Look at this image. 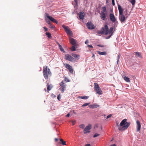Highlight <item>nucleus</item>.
Wrapping results in <instances>:
<instances>
[{
	"label": "nucleus",
	"mask_w": 146,
	"mask_h": 146,
	"mask_svg": "<svg viewBox=\"0 0 146 146\" xmlns=\"http://www.w3.org/2000/svg\"><path fill=\"white\" fill-rule=\"evenodd\" d=\"M135 55L139 57H141V55L140 53L137 52H135Z\"/></svg>",
	"instance_id": "28"
},
{
	"label": "nucleus",
	"mask_w": 146,
	"mask_h": 146,
	"mask_svg": "<svg viewBox=\"0 0 146 146\" xmlns=\"http://www.w3.org/2000/svg\"><path fill=\"white\" fill-rule=\"evenodd\" d=\"M124 80L127 82H130L129 78L127 76H125L124 77Z\"/></svg>",
	"instance_id": "24"
},
{
	"label": "nucleus",
	"mask_w": 146,
	"mask_h": 146,
	"mask_svg": "<svg viewBox=\"0 0 146 146\" xmlns=\"http://www.w3.org/2000/svg\"><path fill=\"white\" fill-rule=\"evenodd\" d=\"M57 99L59 101H60V94L57 97Z\"/></svg>",
	"instance_id": "39"
},
{
	"label": "nucleus",
	"mask_w": 146,
	"mask_h": 146,
	"mask_svg": "<svg viewBox=\"0 0 146 146\" xmlns=\"http://www.w3.org/2000/svg\"><path fill=\"white\" fill-rule=\"evenodd\" d=\"M94 56H95V55H94V54H93V55H92V57H94Z\"/></svg>",
	"instance_id": "53"
},
{
	"label": "nucleus",
	"mask_w": 146,
	"mask_h": 146,
	"mask_svg": "<svg viewBox=\"0 0 146 146\" xmlns=\"http://www.w3.org/2000/svg\"><path fill=\"white\" fill-rule=\"evenodd\" d=\"M112 5L113 6H114L115 5V3H114V0H112Z\"/></svg>",
	"instance_id": "43"
},
{
	"label": "nucleus",
	"mask_w": 146,
	"mask_h": 146,
	"mask_svg": "<svg viewBox=\"0 0 146 146\" xmlns=\"http://www.w3.org/2000/svg\"><path fill=\"white\" fill-rule=\"evenodd\" d=\"M46 17L51 21L52 22L57 24L58 23V21L54 18L52 17L49 16L48 14L47 13H46L45 14Z\"/></svg>",
	"instance_id": "10"
},
{
	"label": "nucleus",
	"mask_w": 146,
	"mask_h": 146,
	"mask_svg": "<svg viewBox=\"0 0 146 146\" xmlns=\"http://www.w3.org/2000/svg\"><path fill=\"white\" fill-rule=\"evenodd\" d=\"M110 20L113 22H114L116 21V19L114 14L113 13H110L109 15Z\"/></svg>",
	"instance_id": "13"
},
{
	"label": "nucleus",
	"mask_w": 146,
	"mask_h": 146,
	"mask_svg": "<svg viewBox=\"0 0 146 146\" xmlns=\"http://www.w3.org/2000/svg\"><path fill=\"white\" fill-rule=\"evenodd\" d=\"M73 112H74V113H75V112H74V110H73Z\"/></svg>",
	"instance_id": "56"
},
{
	"label": "nucleus",
	"mask_w": 146,
	"mask_h": 146,
	"mask_svg": "<svg viewBox=\"0 0 146 146\" xmlns=\"http://www.w3.org/2000/svg\"><path fill=\"white\" fill-rule=\"evenodd\" d=\"M50 25L49 27L50 28L54 29L55 27V26L53 25H52L51 24H50V25Z\"/></svg>",
	"instance_id": "33"
},
{
	"label": "nucleus",
	"mask_w": 146,
	"mask_h": 146,
	"mask_svg": "<svg viewBox=\"0 0 146 146\" xmlns=\"http://www.w3.org/2000/svg\"><path fill=\"white\" fill-rule=\"evenodd\" d=\"M118 8L119 13V20L121 23H124L126 20V17L123 14V9H122L121 6L119 5H118Z\"/></svg>",
	"instance_id": "2"
},
{
	"label": "nucleus",
	"mask_w": 146,
	"mask_h": 146,
	"mask_svg": "<svg viewBox=\"0 0 146 146\" xmlns=\"http://www.w3.org/2000/svg\"><path fill=\"white\" fill-rule=\"evenodd\" d=\"M127 119H124L121 121L119 125H117L119 131H124L127 129L129 126L130 123L127 122Z\"/></svg>",
	"instance_id": "1"
},
{
	"label": "nucleus",
	"mask_w": 146,
	"mask_h": 146,
	"mask_svg": "<svg viewBox=\"0 0 146 146\" xmlns=\"http://www.w3.org/2000/svg\"><path fill=\"white\" fill-rule=\"evenodd\" d=\"M112 115L111 114H110L109 115H108L106 117V119H108L109 118L111 117Z\"/></svg>",
	"instance_id": "42"
},
{
	"label": "nucleus",
	"mask_w": 146,
	"mask_h": 146,
	"mask_svg": "<svg viewBox=\"0 0 146 146\" xmlns=\"http://www.w3.org/2000/svg\"><path fill=\"white\" fill-rule=\"evenodd\" d=\"M56 43H57V44L58 45V46H59V45H60V44L59 43H58V42H56Z\"/></svg>",
	"instance_id": "51"
},
{
	"label": "nucleus",
	"mask_w": 146,
	"mask_h": 146,
	"mask_svg": "<svg viewBox=\"0 0 146 146\" xmlns=\"http://www.w3.org/2000/svg\"><path fill=\"white\" fill-rule=\"evenodd\" d=\"M88 46L89 47H90V48H93V46L92 45H88Z\"/></svg>",
	"instance_id": "45"
},
{
	"label": "nucleus",
	"mask_w": 146,
	"mask_h": 146,
	"mask_svg": "<svg viewBox=\"0 0 146 146\" xmlns=\"http://www.w3.org/2000/svg\"><path fill=\"white\" fill-rule=\"evenodd\" d=\"M99 135H100V134H99L96 133L94 135L93 137H96L99 136Z\"/></svg>",
	"instance_id": "37"
},
{
	"label": "nucleus",
	"mask_w": 146,
	"mask_h": 146,
	"mask_svg": "<svg viewBox=\"0 0 146 146\" xmlns=\"http://www.w3.org/2000/svg\"><path fill=\"white\" fill-rule=\"evenodd\" d=\"M64 81H66L67 82H69L70 81V80L68 79L66 77H65L64 78Z\"/></svg>",
	"instance_id": "36"
},
{
	"label": "nucleus",
	"mask_w": 146,
	"mask_h": 146,
	"mask_svg": "<svg viewBox=\"0 0 146 146\" xmlns=\"http://www.w3.org/2000/svg\"><path fill=\"white\" fill-rule=\"evenodd\" d=\"M55 141L56 142L57 141H58V139L57 138H55Z\"/></svg>",
	"instance_id": "48"
},
{
	"label": "nucleus",
	"mask_w": 146,
	"mask_h": 146,
	"mask_svg": "<svg viewBox=\"0 0 146 146\" xmlns=\"http://www.w3.org/2000/svg\"><path fill=\"white\" fill-rule=\"evenodd\" d=\"M126 13L127 14V9H126L125 10Z\"/></svg>",
	"instance_id": "52"
},
{
	"label": "nucleus",
	"mask_w": 146,
	"mask_h": 146,
	"mask_svg": "<svg viewBox=\"0 0 146 146\" xmlns=\"http://www.w3.org/2000/svg\"><path fill=\"white\" fill-rule=\"evenodd\" d=\"M71 49L72 50L75 51L76 50V48L74 46H73Z\"/></svg>",
	"instance_id": "35"
},
{
	"label": "nucleus",
	"mask_w": 146,
	"mask_h": 146,
	"mask_svg": "<svg viewBox=\"0 0 146 146\" xmlns=\"http://www.w3.org/2000/svg\"><path fill=\"white\" fill-rule=\"evenodd\" d=\"M97 53L100 55H106L107 54V53L106 52H103L100 51H98L97 52Z\"/></svg>",
	"instance_id": "23"
},
{
	"label": "nucleus",
	"mask_w": 146,
	"mask_h": 146,
	"mask_svg": "<svg viewBox=\"0 0 146 146\" xmlns=\"http://www.w3.org/2000/svg\"><path fill=\"white\" fill-rule=\"evenodd\" d=\"M43 28L44 29L45 32H46L47 31L48 29L46 27H43Z\"/></svg>",
	"instance_id": "40"
},
{
	"label": "nucleus",
	"mask_w": 146,
	"mask_h": 146,
	"mask_svg": "<svg viewBox=\"0 0 146 146\" xmlns=\"http://www.w3.org/2000/svg\"><path fill=\"white\" fill-rule=\"evenodd\" d=\"M80 19L83 20L84 19V12H80L78 13Z\"/></svg>",
	"instance_id": "15"
},
{
	"label": "nucleus",
	"mask_w": 146,
	"mask_h": 146,
	"mask_svg": "<svg viewBox=\"0 0 146 146\" xmlns=\"http://www.w3.org/2000/svg\"><path fill=\"white\" fill-rule=\"evenodd\" d=\"M99 107V105L97 104H93L90 105L89 106V107L91 108H96Z\"/></svg>",
	"instance_id": "18"
},
{
	"label": "nucleus",
	"mask_w": 146,
	"mask_h": 146,
	"mask_svg": "<svg viewBox=\"0 0 146 146\" xmlns=\"http://www.w3.org/2000/svg\"><path fill=\"white\" fill-rule=\"evenodd\" d=\"M75 2L76 3V0H75Z\"/></svg>",
	"instance_id": "54"
},
{
	"label": "nucleus",
	"mask_w": 146,
	"mask_h": 146,
	"mask_svg": "<svg viewBox=\"0 0 146 146\" xmlns=\"http://www.w3.org/2000/svg\"><path fill=\"white\" fill-rule=\"evenodd\" d=\"M136 123L137 124V131L138 132V131H140V129L141 128V124L140 123L139 121L138 120H137L136 121Z\"/></svg>",
	"instance_id": "14"
},
{
	"label": "nucleus",
	"mask_w": 146,
	"mask_h": 146,
	"mask_svg": "<svg viewBox=\"0 0 146 146\" xmlns=\"http://www.w3.org/2000/svg\"><path fill=\"white\" fill-rule=\"evenodd\" d=\"M59 48L60 49V50L63 52H64V49L62 48V46L60 45L58 46Z\"/></svg>",
	"instance_id": "27"
},
{
	"label": "nucleus",
	"mask_w": 146,
	"mask_h": 146,
	"mask_svg": "<svg viewBox=\"0 0 146 146\" xmlns=\"http://www.w3.org/2000/svg\"><path fill=\"white\" fill-rule=\"evenodd\" d=\"M104 27L105 29V34L106 35H107L108 34H111V35L108 37L107 38V39H108L110 38L113 35V28L112 27H111L110 28L109 31V29L107 25L106 24L105 25Z\"/></svg>",
	"instance_id": "4"
},
{
	"label": "nucleus",
	"mask_w": 146,
	"mask_h": 146,
	"mask_svg": "<svg viewBox=\"0 0 146 146\" xmlns=\"http://www.w3.org/2000/svg\"><path fill=\"white\" fill-rule=\"evenodd\" d=\"M105 27H102L101 30V31H99L98 32V35L103 34L104 33H105Z\"/></svg>",
	"instance_id": "17"
},
{
	"label": "nucleus",
	"mask_w": 146,
	"mask_h": 146,
	"mask_svg": "<svg viewBox=\"0 0 146 146\" xmlns=\"http://www.w3.org/2000/svg\"><path fill=\"white\" fill-rule=\"evenodd\" d=\"M90 104V103H86L84 104H83L82 106V107H85L87 106Z\"/></svg>",
	"instance_id": "32"
},
{
	"label": "nucleus",
	"mask_w": 146,
	"mask_h": 146,
	"mask_svg": "<svg viewBox=\"0 0 146 146\" xmlns=\"http://www.w3.org/2000/svg\"><path fill=\"white\" fill-rule=\"evenodd\" d=\"M65 65L66 68L69 70L71 73L73 74V70L72 66L68 64H66Z\"/></svg>",
	"instance_id": "11"
},
{
	"label": "nucleus",
	"mask_w": 146,
	"mask_h": 146,
	"mask_svg": "<svg viewBox=\"0 0 146 146\" xmlns=\"http://www.w3.org/2000/svg\"><path fill=\"white\" fill-rule=\"evenodd\" d=\"M103 12H106V8L105 6H104L102 8Z\"/></svg>",
	"instance_id": "34"
},
{
	"label": "nucleus",
	"mask_w": 146,
	"mask_h": 146,
	"mask_svg": "<svg viewBox=\"0 0 146 146\" xmlns=\"http://www.w3.org/2000/svg\"><path fill=\"white\" fill-rule=\"evenodd\" d=\"M88 40H86L85 41V43L86 44H88Z\"/></svg>",
	"instance_id": "46"
},
{
	"label": "nucleus",
	"mask_w": 146,
	"mask_h": 146,
	"mask_svg": "<svg viewBox=\"0 0 146 146\" xmlns=\"http://www.w3.org/2000/svg\"><path fill=\"white\" fill-rule=\"evenodd\" d=\"M43 73L45 78L46 79H48V76L51 75V72L49 68H48V66H45L43 68Z\"/></svg>",
	"instance_id": "3"
},
{
	"label": "nucleus",
	"mask_w": 146,
	"mask_h": 146,
	"mask_svg": "<svg viewBox=\"0 0 146 146\" xmlns=\"http://www.w3.org/2000/svg\"><path fill=\"white\" fill-rule=\"evenodd\" d=\"M94 90L97 93L100 95L102 94V92L98 84L97 83H94Z\"/></svg>",
	"instance_id": "5"
},
{
	"label": "nucleus",
	"mask_w": 146,
	"mask_h": 146,
	"mask_svg": "<svg viewBox=\"0 0 146 146\" xmlns=\"http://www.w3.org/2000/svg\"><path fill=\"white\" fill-rule=\"evenodd\" d=\"M46 21L47 23L48 24L50 25V24H51L50 22V21H49V20L46 19Z\"/></svg>",
	"instance_id": "38"
},
{
	"label": "nucleus",
	"mask_w": 146,
	"mask_h": 146,
	"mask_svg": "<svg viewBox=\"0 0 146 146\" xmlns=\"http://www.w3.org/2000/svg\"><path fill=\"white\" fill-rule=\"evenodd\" d=\"M84 127H85L84 125L83 124L80 125H79L80 127V128H82V129H83L84 128Z\"/></svg>",
	"instance_id": "31"
},
{
	"label": "nucleus",
	"mask_w": 146,
	"mask_h": 146,
	"mask_svg": "<svg viewBox=\"0 0 146 146\" xmlns=\"http://www.w3.org/2000/svg\"><path fill=\"white\" fill-rule=\"evenodd\" d=\"M62 27L64 29L68 35L72 36V32L70 30L69 28L63 25Z\"/></svg>",
	"instance_id": "6"
},
{
	"label": "nucleus",
	"mask_w": 146,
	"mask_h": 146,
	"mask_svg": "<svg viewBox=\"0 0 146 146\" xmlns=\"http://www.w3.org/2000/svg\"><path fill=\"white\" fill-rule=\"evenodd\" d=\"M97 46H98L101 47H104V45H100V44L98 45H97Z\"/></svg>",
	"instance_id": "44"
},
{
	"label": "nucleus",
	"mask_w": 146,
	"mask_h": 146,
	"mask_svg": "<svg viewBox=\"0 0 146 146\" xmlns=\"http://www.w3.org/2000/svg\"><path fill=\"white\" fill-rule=\"evenodd\" d=\"M72 56L77 59H78L80 57V55H79L74 53L72 54Z\"/></svg>",
	"instance_id": "22"
},
{
	"label": "nucleus",
	"mask_w": 146,
	"mask_h": 146,
	"mask_svg": "<svg viewBox=\"0 0 146 146\" xmlns=\"http://www.w3.org/2000/svg\"><path fill=\"white\" fill-rule=\"evenodd\" d=\"M69 40L71 44L74 46L76 45V42L75 40L73 38H70Z\"/></svg>",
	"instance_id": "16"
},
{
	"label": "nucleus",
	"mask_w": 146,
	"mask_h": 146,
	"mask_svg": "<svg viewBox=\"0 0 146 146\" xmlns=\"http://www.w3.org/2000/svg\"><path fill=\"white\" fill-rule=\"evenodd\" d=\"M101 18L103 20H105L106 18V15L105 13L104 12H102L100 14Z\"/></svg>",
	"instance_id": "19"
},
{
	"label": "nucleus",
	"mask_w": 146,
	"mask_h": 146,
	"mask_svg": "<svg viewBox=\"0 0 146 146\" xmlns=\"http://www.w3.org/2000/svg\"><path fill=\"white\" fill-rule=\"evenodd\" d=\"M69 116H70V114L68 113L66 115V117H69Z\"/></svg>",
	"instance_id": "47"
},
{
	"label": "nucleus",
	"mask_w": 146,
	"mask_h": 146,
	"mask_svg": "<svg viewBox=\"0 0 146 146\" xmlns=\"http://www.w3.org/2000/svg\"><path fill=\"white\" fill-rule=\"evenodd\" d=\"M89 97L88 96H79L78 98L82 99H87Z\"/></svg>",
	"instance_id": "26"
},
{
	"label": "nucleus",
	"mask_w": 146,
	"mask_h": 146,
	"mask_svg": "<svg viewBox=\"0 0 146 146\" xmlns=\"http://www.w3.org/2000/svg\"><path fill=\"white\" fill-rule=\"evenodd\" d=\"M91 128V125L90 124H89L87 126H86L84 128V133H86L90 132L89 130Z\"/></svg>",
	"instance_id": "8"
},
{
	"label": "nucleus",
	"mask_w": 146,
	"mask_h": 146,
	"mask_svg": "<svg viewBox=\"0 0 146 146\" xmlns=\"http://www.w3.org/2000/svg\"><path fill=\"white\" fill-rule=\"evenodd\" d=\"M130 2L133 5H135V0H131Z\"/></svg>",
	"instance_id": "29"
},
{
	"label": "nucleus",
	"mask_w": 146,
	"mask_h": 146,
	"mask_svg": "<svg viewBox=\"0 0 146 146\" xmlns=\"http://www.w3.org/2000/svg\"><path fill=\"white\" fill-rule=\"evenodd\" d=\"M87 26L88 29H94L95 27L94 25L91 22L88 23L86 25Z\"/></svg>",
	"instance_id": "12"
},
{
	"label": "nucleus",
	"mask_w": 146,
	"mask_h": 146,
	"mask_svg": "<svg viewBox=\"0 0 146 146\" xmlns=\"http://www.w3.org/2000/svg\"><path fill=\"white\" fill-rule=\"evenodd\" d=\"M46 35L49 38H51L52 37V36H51V34L48 32H46Z\"/></svg>",
	"instance_id": "25"
},
{
	"label": "nucleus",
	"mask_w": 146,
	"mask_h": 146,
	"mask_svg": "<svg viewBox=\"0 0 146 146\" xmlns=\"http://www.w3.org/2000/svg\"><path fill=\"white\" fill-rule=\"evenodd\" d=\"M65 59L66 60L71 62L75 60L74 58L68 54H66L65 56Z\"/></svg>",
	"instance_id": "7"
},
{
	"label": "nucleus",
	"mask_w": 146,
	"mask_h": 146,
	"mask_svg": "<svg viewBox=\"0 0 146 146\" xmlns=\"http://www.w3.org/2000/svg\"><path fill=\"white\" fill-rule=\"evenodd\" d=\"M85 146H90V145L89 144H86Z\"/></svg>",
	"instance_id": "50"
},
{
	"label": "nucleus",
	"mask_w": 146,
	"mask_h": 146,
	"mask_svg": "<svg viewBox=\"0 0 146 146\" xmlns=\"http://www.w3.org/2000/svg\"><path fill=\"white\" fill-rule=\"evenodd\" d=\"M60 144H61L64 145H66V141H64L62 139H60Z\"/></svg>",
	"instance_id": "21"
},
{
	"label": "nucleus",
	"mask_w": 146,
	"mask_h": 146,
	"mask_svg": "<svg viewBox=\"0 0 146 146\" xmlns=\"http://www.w3.org/2000/svg\"><path fill=\"white\" fill-rule=\"evenodd\" d=\"M70 122L72 123V125H74L76 122V121L75 120H72L70 121Z\"/></svg>",
	"instance_id": "30"
},
{
	"label": "nucleus",
	"mask_w": 146,
	"mask_h": 146,
	"mask_svg": "<svg viewBox=\"0 0 146 146\" xmlns=\"http://www.w3.org/2000/svg\"><path fill=\"white\" fill-rule=\"evenodd\" d=\"M110 146H116V145L115 144H114L111 145Z\"/></svg>",
	"instance_id": "49"
},
{
	"label": "nucleus",
	"mask_w": 146,
	"mask_h": 146,
	"mask_svg": "<svg viewBox=\"0 0 146 146\" xmlns=\"http://www.w3.org/2000/svg\"><path fill=\"white\" fill-rule=\"evenodd\" d=\"M60 86L61 87V92L62 93H63L64 91L66 86V85L64 83V82L63 81H62L61 82Z\"/></svg>",
	"instance_id": "9"
},
{
	"label": "nucleus",
	"mask_w": 146,
	"mask_h": 146,
	"mask_svg": "<svg viewBox=\"0 0 146 146\" xmlns=\"http://www.w3.org/2000/svg\"><path fill=\"white\" fill-rule=\"evenodd\" d=\"M108 0H106V3H107L108 2Z\"/></svg>",
	"instance_id": "55"
},
{
	"label": "nucleus",
	"mask_w": 146,
	"mask_h": 146,
	"mask_svg": "<svg viewBox=\"0 0 146 146\" xmlns=\"http://www.w3.org/2000/svg\"><path fill=\"white\" fill-rule=\"evenodd\" d=\"M119 58H120V56H119V55H118V56H117V64L118 63V61L119 60Z\"/></svg>",
	"instance_id": "41"
},
{
	"label": "nucleus",
	"mask_w": 146,
	"mask_h": 146,
	"mask_svg": "<svg viewBox=\"0 0 146 146\" xmlns=\"http://www.w3.org/2000/svg\"><path fill=\"white\" fill-rule=\"evenodd\" d=\"M47 92H49V91L52 88V86L51 85H49L48 84H47Z\"/></svg>",
	"instance_id": "20"
}]
</instances>
